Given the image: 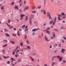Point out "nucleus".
Wrapping results in <instances>:
<instances>
[{
  "instance_id": "obj_1",
  "label": "nucleus",
  "mask_w": 66,
  "mask_h": 66,
  "mask_svg": "<svg viewBox=\"0 0 66 66\" xmlns=\"http://www.w3.org/2000/svg\"><path fill=\"white\" fill-rule=\"evenodd\" d=\"M56 17H55L54 18V21H53V20H52L50 22V24H51L52 23L53 25H54L55 23V22H56ZM53 22V23H52Z\"/></svg>"
},
{
  "instance_id": "obj_2",
  "label": "nucleus",
  "mask_w": 66,
  "mask_h": 66,
  "mask_svg": "<svg viewBox=\"0 0 66 66\" xmlns=\"http://www.w3.org/2000/svg\"><path fill=\"white\" fill-rule=\"evenodd\" d=\"M24 16H25V15H24V14H21L20 20H22V19H23V17H24Z\"/></svg>"
},
{
  "instance_id": "obj_3",
  "label": "nucleus",
  "mask_w": 66,
  "mask_h": 66,
  "mask_svg": "<svg viewBox=\"0 0 66 66\" xmlns=\"http://www.w3.org/2000/svg\"><path fill=\"white\" fill-rule=\"evenodd\" d=\"M29 21L30 24L32 25V18H30Z\"/></svg>"
},
{
  "instance_id": "obj_4",
  "label": "nucleus",
  "mask_w": 66,
  "mask_h": 66,
  "mask_svg": "<svg viewBox=\"0 0 66 66\" xmlns=\"http://www.w3.org/2000/svg\"><path fill=\"white\" fill-rule=\"evenodd\" d=\"M39 30V29L38 28H35L32 30V32H35V31H36L37 30Z\"/></svg>"
},
{
  "instance_id": "obj_5",
  "label": "nucleus",
  "mask_w": 66,
  "mask_h": 66,
  "mask_svg": "<svg viewBox=\"0 0 66 66\" xmlns=\"http://www.w3.org/2000/svg\"><path fill=\"white\" fill-rule=\"evenodd\" d=\"M45 40L46 41V42H48L49 41H50V40L48 39V37H45Z\"/></svg>"
},
{
  "instance_id": "obj_6",
  "label": "nucleus",
  "mask_w": 66,
  "mask_h": 66,
  "mask_svg": "<svg viewBox=\"0 0 66 66\" xmlns=\"http://www.w3.org/2000/svg\"><path fill=\"white\" fill-rule=\"evenodd\" d=\"M29 9V6H27L25 7L24 9V11H26V10H28Z\"/></svg>"
},
{
  "instance_id": "obj_7",
  "label": "nucleus",
  "mask_w": 66,
  "mask_h": 66,
  "mask_svg": "<svg viewBox=\"0 0 66 66\" xmlns=\"http://www.w3.org/2000/svg\"><path fill=\"white\" fill-rule=\"evenodd\" d=\"M30 59L32 62H34V59H33V57H32V56H30Z\"/></svg>"
},
{
  "instance_id": "obj_8",
  "label": "nucleus",
  "mask_w": 66,
  "mask_h": 66,
  "mask_svg": "<svg viewBox=\"0 0 66 66\" xmlns=\"http://www.w3.org/2000/svg\"><path fill=\"white\" fill-rule=\"evenodd\" d=\"M32 56H36V54L35 53H33L31 54Z\"/></svg>"
},
{
  "instance_id": "obj_9",
  "label": "nucleus",
  "mask_w": 66,
  "mask_h": 66,
  "mask_svg": "<svg viewBox=\"0 0 66 66\" xmlns=\"http://www.w3.org/2000/svg\"><path fill=\"white\" fill-rule=\"evenodd\" d=\"M14 9H17L18 10H19L18 9V7L17 5H15L14 7Z\"/></svg>"
},
{
  "instance_id": "obj_10",
  "label": "nucleus",
  "mask_w": 66,
  "mask_h": 66,
  "mask_svg": "<svg viewBox=\"0 0 66 66\" xmlns=\"http://www.w3.org/2000/svg\"><path fill=\"white\" fill-rule=\"evenodd\" d=\"M47 17H49L50 16V13L49 12H48L47 13Z\"/></svg>"
},
{
  "instance_id": "obj_11",
  "label": "nucleus",
  "mask_w": 66,
  "mask_h": 66,
  "mask_svg": "<svg viewBox=\"0 0 66 66\" xmlns=\"http://www.w3.org/2000/svg\"><path fill=\"white\" fill-rule=\"evenodd\" d=\"M65 51V49H62L61 51V53H64V51Z\"/></svg>"
},
{
  "instance_id": "obj_12",
  "label": "nucleus",
  "mask_w": 66,
  "mask_h": 66,
  "mask_svg": "<svg viewBox=\"0 0 66 66\" xmlns=\"http://www.w3.org/2000/svg\"><path fill=\"white\" fill-rule=\"evenodd\" d=\"M62 57H60L59 59V61L60 62H61V61H62Z\"/></svg>"
},
{
  "instance_id": "obj_13",
  "label": "nucleus",
  "mask_w": 66,
  "mask_h": 66,
  "mask_svg": "<svg viewBox=\"0 0 66 66\" xmlns=\"http://www.w3.org/2000/svg\"><path fill=\"white\" fill-rule=\"evenodd\" d=\"M58 19L59 21H60V20H62V18H61L60 16H58Z\"/></svg>"
},
{
  "instance_id": "obj_14",
  "label": "nucleus",
  "mask_w": 66,
  "mask_h": 66,
  "mask_svg": "<svg viewBox=\"0 0 66 66\" xmlns=\"http://www.w3.org/2000/svg\"><path fill=\"white\" fill-rule=\"evenodd\" d=\"M61 15H63V16H65V13L63 12H62L61 13Z\"/></svg>"
},
{
  "instance_id": "obj_15",
  "label": "nucleus",
  "mask_w": 66,
  "mask_h": 66,
  "mask_svg": "<svg viewBox=\"0 0 66 66\" xmlns=\"http://www.w3.org/2000/svg\"><path fill=\"white\" fill-rule=\"evenodd\" d=\"M43 14H44V15H46V11H45L44 10H43Z\"/></svg>"
},
{
  "instance_id": "obj_16",
  "label": "nucleus",
  "mask_w": 66,
  "mask_h": 66,
  "mask_svg": "<svg viewBox=\"0 0 66 66\" xmlns=\"http://www.w3.org/2000/svg\"><path fill=\"white\" fill-rule=\"evenodd\" d=\"M26 43L27 44H30L29 41L28 40H27L26 41Z\"/></svg>"
},
{
  "instance_id": "obj_17",
  "label": "nucleus",
  "mask_w": 66,
  "mask_h": 66,
  "mask_svg": "<svg viewBox=\"0 0 66 66\" xmlns=\"http://www.w3.org/2000/svg\"><path fill=\"white\" fill-rule=\"evenodd\" d=\"M5 35L7 36H8V37H10V35H9V34L7 33H6L5 34Z\"/></svg>"
},
{
  "instance_id": "obj_18",
  "label": "nucleus",
  "mask_w": 66,
  "mask_h": 66,
  "mask_svg": "<svg viewBox=\"0 0 66 66\" xmlns=\"http://www.w3.org/2000/svg\"><path fill=\"white\" fill-rule=\"evenodd\" d=\"M17 35H18V36H20V35L19 34V31H18L17 32Z\"/></svg>"
},
{
  "instance_id": "obj_19",
  "label": "nucleus",
  "mask_w": 66,
  "mask_h": 66,
  "mask_svg": "<svg viewBox=\"0 0 66 66\" xmlns=\"http://www.w3.org/2000/svg\"><path fill=\"white\" fill-rule=\"evenodd\" d=\"M36 11L35 10L33 11H32V13H33V14H35V13H36Z\"/></svg>"
},
{
  "instance_id": "obj_20",
  "label": "nucleus",
  "mask_w": 66,
  "mask_h": 66,
  "mask_svg": "<svg viewBox=\"0 0 66 66\" xmlns=\"http://www.w3.org/2000/svg\"><path fill=\"white\" fill-rule=\"evenodd\" d=\"M10 42L12 44H15V42H13L12 41H10Z\"/></svg>"
},
{
  "instance_id": "obj_21",
  "label": "nucleus",
  "mask_w": 66,
  "mask_h": 66,
  "mask_svg": "<svg viewBox=\"0 0 66 66\" xmlns=\"http://www.w3.org/2000/svg\"><path fill=\"white\" fill-rule=\"evenodd\" d=\"M11 22V21L9 19L8 20V23H10Z\"/></svg>"
},
{
  "instance_id": "obj_22",
  "label": "nucleus",
  "mask_w": 66,
  "mask_h": 66,
  "mask_svg": "<svg viewBox=\"0 0 66 66\" xmlns=\"http://www.w3.org/2000/svg\"><path fill=\"white\" fill-rule=\"evenodd\" d=\"M1 9L2 10H3L4 9V8L3 7V6H2L1 8Z\"/></svg>"
},
{
  "instance_id": "obj_23",
  "label": "nucleus",
  "mask_w": 66,
  "mask_h": 66,
  "mask_svg": "<svg viewBox=\"0 0 66 66\" xmlns=\"http://www.w3.org/2000/svg\"><path fill=\"white\" fill-rule=\"evenodd\" d=\"M28 16H26L25 21H27V20H28Z\"/></svg>"
},
{
  "instance_id": "obj_24",
  "label": "nucleus",
  "mask_w": 66,
  "mask_h": 66,
  "mask_svg": "<svg viewBox=\"0 0 66 66\" xmlns=\"http://www.w3.org/2000/svg\"><path fill=\"white\" fill-rule=\"evenodd\" d=\"M61 29H64V26H62L61 28Z\"/></svg>"
},
{
  "instance_id": "obj_25",
  "label": "nucleus",
  "mask_w": 66,
  "mask_h": 66,
  "mask_svg": "<svg viewBox=\"0 0 66 66\" xmlns=\"http://www.w3.org/2000/svg\"><path fill=\"white\" fill-rule=\"evenodd\" d=\"M21 59H19L18 61V62H21Z\"/></svg>"
},
{
  "instance_id": "obj_26",
  "label": "nucleus",
  "mask_w": 66,
  "mask_h": 66,
  "mask_svg": "<svg viewBox=\"0 0 66 66\" xmlns=\"http://www.w3.org/2000/svg\"><path fill=\"white\" fill-rule=\"evenodd\" d=\"M46 32L47 33H48V34H50V32L48 30L46 31Z\"/></svg>"
},
{
  "instance_id": "obj_27",
  "label": "nucleus",
  "mask_w": 66,
  "mask_h": 66,
  "mask_svg": "<svg viewBox=\"0 0 66 66\" xmlns=\"http://www.w3.org/2000/svg\"><path fill=\"white\" fill-rule=\"evenodd\" d=\"M7 46V44H6L4 46H3V47H6V46Z\"/></svg>"
},
{
  "instance_id": "obj_28",
  "label": "nucleus",
  "mask_w": 66,
  "mask_h": 66,
  "mask_svg": "<svg viewBox=\"0 0 66 66\" xmlns=\"http://www.w3.org/2000/svg\"><path fill=\"white\" fill-rule=\"evenodd\" d=\"M25 26H26V25H23L22 26V28H24V27H25Z\"/></svg>"
},
{
  "instance_id": "obj_29",
  "label": "nucleus",
  "mask_w": 66,
  "mask_h": 66,
  "mask_svg": "<svg viewBox=\"0 0 66 66\" xmlns=\"http://www.w3.org/2000/svg\"><path fill=\"white\" fill-rule=\"evenodd\" d=\"M20 45L21 47H22L23 46V43H20Z\"/></svg>"
},
{
  "instance_id": "obj_30",
  "label": "nucleus",
  "mask_w": 66,
  "mask_h": 66,
  "mask_svg": "<svg viewBox=\"0 0 66 66\" xmlns=\"http://www.w3.org/2000/svg\"><path fill=\"white\" fill-rule=\"evenodd\" d=\"M2 52L4 54H5V51L4 50H3L2 51Z\"/></svg>"
},
{
  "instance_id": "obj_31",
  "label": "nucleus",
  "mask_w": 66,
  "mask_h": 66,
  "mask_svg": "<svg viewBox=\"0 0 66 66\" xmlns=\"http://www.w3.org/2000/svg\"><path fill=\"white\" fill-rule=\"evenodd\" d=\"M54 64H55V63L54 62H53L52 63V66H53Z\"/></svg>"
},
{
  "instance_id": "obj_32",
  "label": "nucleus",
  "mask_w": 66,
  "mask_h": 66,
  "mask_svg": "<svg viewBox=\"0 0 66 66\" xmlns=\"http://www.w3.org/2000/svg\"><path fill=\"white\" fill-rule=\"evenodd\" d=\"M27 48L28 49H30V47L29 46H27Z\"/></svg>"
},
{
  "instance_id": "obj_33",
  "label": "nucleus",
  "mask_w": 66,
  "mask_h": 66,
  "mask_svg": "<svg viewBox=\"0 0 66 66\" xmlns=\"http://www.w3.org/2000/svg\"><path fill=\"white\" fill-rule=\"evenodd\" d=\"M6 24H7V26H8L9 27H11V26H10V25H9V24H8V23H6Z\"/></svg>"
},
{
  "instance_id": "obj_34",
  "label": "nucleus",
  "mask_w": 66,
  "mask_h": 66,
  "mask_svg": "<svg viewBox=\"0 0 66 66\" xmlns=\"http://www.w3.org/2000/svg\"><path fill=\"white\" fill-rule=\"evenodd\" d=\"M53 36L54 37H55V34L54 32H53Z\"/></svg>"
},
{
  "instance_id": "obj_35",
  "label": "nucleus",
  "mask_w": 66,
  "mask_h": 66,
  "mask_svg": "<svg viewBox=\"0 0 66 66\" xmlns=\"http://www.w3.org/2000/svg\"><path fill=\"white\" fill-rule=\"evenodd\" d=\"M49 17V19H52V18H51V16H48Z\"/></svg>"
},
{
  "instance_id": "obj_36",
  "label": "nucleus",
  "mask_w": 66,
  "mask_h": 66,
  "mask_svg": "<svg viewBox=\"0 0 66 66\" xmlns=\"http://www.w3.org/2000/svg\"><path fill=\"white\" fill-rule=\"evenodd\" d=\"M10 27H9V29H12V28L13 27V26H10Z\"/></svg>"
},
{
  "instance_id": "obj_37",
  "label": "nucleus",
  "mask_w": 66,
  "mask_h": 66,
  "mask_svg": "<svg viewBox=\"0 0 66 66\" xmlns=\"http://www.w3.org/2000/svg\"><path fill=\"white\" fill-rule=\"evenodd\" d=\"M18 46H17L16 47V48L14 50V51H16V50H17V49H18Z\"/></svg>"
},
{
  "instance_id": "obj_38",
  "label": "nucleus",
  "mask_w": 66,
  "mask_h": 66,
  "mask_svg": "<svg viewBox=\"0 0 66 66\" xmlns=\"http://www.w3.org/2000/svg\"><path fill=\"white\" fill-rule=\"evenodd\" d=\"M63 38L64 40H66V38L65 36H63Z\"/></svg>"
},
{
  "instance_id": "obj_39",
  "label": "nucleus",
  "mask_w": 66,
  "mask_h": 66,
  "mask_svg": "<svg viewBox=\"0 0 66 66\" xmlns=\"http://www.w3.org/2000/svg\"><path fill=\"white\" fill-rule=\"evenodd\" d=\"M12 35L13 36H16V34H12Z\"/></svg>"
},
{
  "instance_id": "obj_40",
  "label": "nucleus",
  "mask_w": 66,
  "mask_h": 66,
  "mask_svg": "<svg viewBox=\"0 0 66 66\" xmlns=\"http://www.w3.org/2000/svg\"><path fill=\"white\" fill-rule=\"evenodd\" d=\"M28 31V29H25V32L26 31Z\"/></svg>"
},
{
  "instance_id": "obj_41",
  "label": "nucleus",
  "mask_w": 66,
  "mask_h": 66,
  "mask_svg": "<svg viewBox=\"0 0 66 66\" xmlns=\"http://www.w3.org/2000/svg\"><path fill=\"white\" fill-rule=\"evenodd\" d=\"M41 8V6H38V9H40Z\"/></svg>"
},
{
  "instance_id": "obj_42",
  "label": "nucleus",
  "mask_w": 66,
  "mask_h": 66,
  "mask_svg": "<svg viewBox=\"0 0 66 66\" xmlns=\"http://www.w3.org/2000/svg\"><path fill=\"white\" fill-rule=\"evenodd\" d=\"M14 2H12L11 3V5H14Z\"/></svg>"
},
{
  "instance_id": "obj_43",
  "label": "nucleus",
  "mask_w": 66,
  "mask_h": 66,
  "mask_svg": "<svg viewBox=\"0 0 66 66\" xmlns=\"http://www.w3.org/2000/svg\"><path fill=\"white\" fill-rule=\"evenodd\" d=\"M15 50H14L13 51V54H15Z\"/></svg>"
},
{
  "instance_id": "obj_44",
  "label": "nucleus",
  "mask_w": 66,
  "mask_h": 66,
  "mask_svg": "<svg viewBox=\"0 0 66 66\" xmlns=\"http://www.w3.org/2000/svg\"><path fill=\"white\" fill-rule=\"evenodd\" d=\"M38 37L40 38H42V37L40 35L38 36Z\"/></svg>"
},
{
  "instance_id": "obj_45",
  "label": "nucleus",
  "mask_w": 66,
  "mask_h": 66,
  "mask_svg": "<svg viewBox=\"0 0 66 66\" xmlns=\"http://www.w3.org/2000/svg\"><path fill=\"white\" fill-rule=\"evenodd\" d=\"M3 57H4V59H6L7 58L5 56H3Z\"/></svg>"
},
{
  "instance_id": "obj_46",
  "label": "nucleus",
  "mask_w": 66,
  "mask_h": 66,
  "mask_svg": "<svg viewBox=\"0 0 66 66\" xmlns=\"http://www.w3.org/2000/svg\"><path fill=\"white\" fill-rule=\"evenodd\" d=\"M31 17L33 18L34 16V15H33V14H32L31 15Z\"/></svg>"
},
{
  "instance_id": "obj_47",
  "label": "nucleus",
  "mask_w": 66,
  "mask_h": 66,
  "mask_svg": "<svg viewBox=\"0 0 66 66\" xmlns=\"http://www.w3.org/2000/svg\"><path fill=\"white\" fill-rule=\"evenodd\" d=\"M59 47H61V44H59Z\"/></svg>"
},
{
  "instance_id": "obj_48",
  "label": "nucleus",
  "mask_w": 66,
  "mask_h": 66,
  "mask_svg": "<svg viewBox=\"0 0 66 66\" xmlns=\"http://www.w3.org/2000/svg\"><path fill=\"white\" fill-rule=\"evenodd\" d=\"M62 43H64V42H65V41H64V40H62Z\"/></svg>"
},
{
  "instance_id": "obj_49",
  "label": "nucleus",
  "mask_w": 66,
  "mask_h": 66,
  "mask_svg": "<svg viewBox=\"0 0 66 66\" xmlns=\"http://www.w3.org/2000/svg\"><path fill=\"white\" fill-rule=\"evenodd\" d=\"M3 41L4 42H7V40H4Z\"/></svg>"
},
{
  "instance_id": "obj_50",
  "label": "nucleus",
  "mask_w": 66,
  "mask_h": 66,
  "mask_svg": "<svg viewBox=\"0 0 66 66\" xmlns=\"http://www.w3.org/2000/svg\"><path fill=\"white\" fill-rule=\"evenodd\" d=\"M50 27H48L46 29V30H50Z\"/></svg>"
},
{
  "instance_id": "obj_51",
  "label": "nucleus",
  "mask_w": 66,
  "mask_h": 66,
  "mask_svg": "<svg viewBox=\"0 0 66 66\" xmlns=\"http://www.w3.org/2000/svg\"><path fill=\"white\" fill-rule=\"evenodd\" d=\"M27 35H25V39H26V38H27Z\"/></svg>"
},
{
  "instance_id": "obj_52",
  "label": "nucleus",
  "mask_w": 66,
  "mask_h": 66,
  "mask_svg": "<svg viewBox=\"0 0 66 66\" xmlns=\"http://www.w3.org/2000/svg\"><path fill=\"white\" fill-rule=\"evenodd\" d=\"M57 52V51H55L54 52V53H56Z\"/></svg>"
},
{
  "instance_id": "obj_53",
  "label": "nucleus",
  "mask_w": 66,
  "mask_h": 66,
  "mask_svg": "<svg viewBox=\"0 0 66 66\" xmlns=\"http://www.w3.org/2000/svg\"><path fill=\"white\" fill-rule=\"evenodd\" d=\"M10 60L11 61H12V60L13 61L14 59L13 58H11L10 59Z\"/></svg>"
},
{
  "instance_id": "obj_54",
  "label": "nucleus",
  "mask_w": 66,
  "mask_h": 66,
  "mask_svg": "<svg viewBox=\"0 0 66 66\" xmlns=\"http://www.w3.org/2000/svg\"><path fill=\"white\" fill-rule=\"evenodd\" d=\"M19 50H17L16 51V53L18 52H19Z\"/></svg>"
},
{
  "instance_id": "obj_55",
  "label": "nucleus",
  "mask_w": 66,
  "mask_h": 66,
  "mask_svg": "<svg viewBox=\"0 0 66 66\" xmlns=\"http://www.w3.org/2000/svg\"><path fill=\"white\" fill-rule=\"evenodd\" d=\"M46 0H44V4H46Z\"/></svg>"
},
{
  "instance_id": "obj_56",
  "label": "nucleus",
  "mask_w": 66,
  "mask_h": 66,
  "mask_svg": "<svg viewBox=\"0 0 66 66\" xmlns=\"http://www.w3.org/2000/svg\"><path fill=\"white\" fill-rule=\"evenodd\" d=\"M10 61H8L7 62V64H10Z\"/></svg>"
},
{
  "instance_id": "obj_57",
  "label": "nucleus",
  "mask_w": 66,
  "mask_h": 66,
  "mask_svg": "<svg viewBox=\"0 0 66 66\" xmlns=\"http://www.w3.org/2000/svg\"><path fill=\"white\" fill-rule=\"evenodd\" d=\"M57 57V56H54L52 57L53 58H55V57Z\"/></svg>"
},
{
  "instance_id": "obj_58",
  "label": "nucleus",
  "mask_w": 66,
  "mask_h": 66,
  "mask_svg": "<svg viewBox=\"0 0 66 66\" xmlns=\"http://www.w3.org/2000/svg\"><path fill=\"white\" fill-rule=\"evenodd\" d=\"M22 1V0H20L19 2V3H20Z\"/></svg>"
},
{
  "instance_id": "obj_59",
  "label": "nucleus",
  "mask_w": 66,
  "mask_h": 66,
  "mask_svg": "<svg viewBox=\"0 0 66 66\" xmlns=\"http://www.w3.org/2000/svg\"><path fill=\"white\" fill-rule=\"evenodd\" d=\"M35 32H33L32 33V35H35Z\"/></svg>"
},
{
  "instance_id": "obj_60",
  "label": "nucleus",
  "mask_w": 66,
  "mask_h": 66,
  "mask_svg": "<svg viewBox=\"0 0 66 66\" xmlns=\"http://www.w3.org/2000/svg\"><path fill=\"white\" fill-rule=\"evenodd\" d=\"M65 18H66V17H65V16H63L62 17V18H63V19Z\"/></svg>"
},
{
  "instance_id": "obj_61",
  "label": "nucleus",
  "mask_w": 66,
  "mask_h": 66,
  "mask_svg": "<svg viewBox=\"0 0 66 66\" xmlns=\"http://www.w3.org/2000/svg\"><path fill=\"white\" fill-rule=\"evenodd\" d=\"M13 30H14V31H16V28H14L13 29Z\"/></svg>"
},
{
  "instance_id": "obj_62",
  "label": "nucleus",
  "mask_w": 66,
  "mask_h": 66,
  "mask_svg": "<svg viewBox=\"0 0 66 66\" xmlns=\"http://www.w3.org/2000/svg\"><path fill=\"white\" fill-rule=\"evenodd\" d=\"M63 62L64 63H65V62H66V61H65V60H63Z\"/></svg>"
},
{
  "instance_id": "obj_63",
  "label": "nucleus",
  "mask_w": 66,
  "mask_h": 66,
  "mask_svg": "<svg viewBox=\"0 0 66 66\" xmlns=\"http://www.w3.org/2000/svg\"><path fill=\"white\" fill-rule=\"evenodd\" d=\"M57 59H59V57H60V56H57Z\"/></svg>"
},
{
  "instance_id": "obj_64",
  "label": "nucleus",
  "mask_w": 66,
  "mask_h": 66,
  "mask_svg": "<svg viewBox=\"0 0 66 66\" xmlns=\"http://www.w3.org/2000/svg\"><path fill=\"white\" fill-rule=\"evenodd\" d=\"M44 66H47V64H45L44 65Z\"/></svg>"
}]
</instances>
